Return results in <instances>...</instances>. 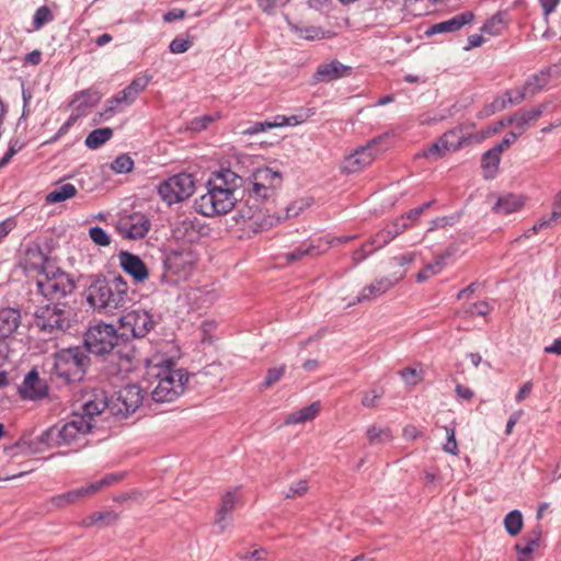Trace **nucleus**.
Returning <instances> with one entry per match:
<instances>
[{
  "label": "nucleus",
  "instance_id": "49530a36",
  "mask_svg": "<svg viewBox=\"0 0 561 561\" xmlns=\"http://www.w3.org/2000/svg\"><path fill=\"white\" fill-rule=\"evenodd\" d=\"M310 206V202L308 199H297L293 202L289 206L286 207L282 215L275 216V218H282L285 220L290 217L298 216L304 209Z\"/></svg>",
  "mask_w": 561,
  "mask_h": 561
},
{
  "label": "nucleus",
  "instance_id": "6e6d98bb",
  "mask_svg": "<svg viewBox=\"0 0 561 561\" xmlns=\"http://www.w3.org/2000/svg\"><path fill=\"white\" fill-rule=\"evenodd\" d=\"M217 330V322L215 320H205L201 325L202 341L204 343L213 344L215 341V332Z\"/></svg>",
  "mask_w": 561,
  "mask_h": 561
},
{
  "label": "nucleus",
  "instance_id": "c9c22d12",
  "mask_svg": "<svg viewBox=\"0 0 561 561\" xmlns=\"http://www.w3.org/2000/svg\"><path fill=\"white\" fill-rule=\"evenodd\" d=\"M113 136V129L103 127L92 130L85 138V145L90 149H96L110 140Z\"/></svg>",
  "mask_w": 561,
  "mask_h": 561
},
{
  "label": "nucleus",
  "instance_id": "6ab92c4d",
  "mask_svg": "<svg viewBox=\"0 0 561 561\" xmlns=\"http://www.w3.org/2000/svg\"><path fill=\"white\" fill-rule=\"evenodd\" d=\"M238 214L244 227L253 232L267 230L282 221V218H275V216L271 215L264 216L257 209H253V207L241 209Z\"/></svg>",
  "mask_w": 561,
  "mask_h": 561
},
{
  "label": "nucleus",
  "instance_id": "8fccbe9b",
  "mask_svg": "<svg viewBox=\"0 0 561 561\" xmlns=\"http://www.w3.org/2000/svg\"><path fill=\"white\" fill-rule=\"evenodd\" d=\"M539 546L537 545H530V541L524 540V538H522V540L515 545V550L518 553L517 561H530L534 551Z\"/></svg>",
  "mask_w": 561,
  "mask_h": 561
},
{
  "label": "nucleus",
  "instance_id": "412c9836",
  "mask_svg": "<svg viewBox=\"0 0 561 561\" xmlns=\"http://www.w3.org/2000/svg\"><path fill=\"white\" fill-rule=\"evenodd\" d=\"M561 76V62L531 75L525 82L524 89L530 98L545 89L551 78Z\"/></svg>",
  "mask_w": 561,
  "mask_h": 561
},
{
  "label": "nucleus",
  "instance_id": "6e6552de",
  "mask_svg": "<svg viewBox=\"0 0 561 561\" xmlns=\"http://www.w3.org/2000/svg\"><path fill=\"white\" fill-rule=\"evenodd\" d=\"M61 304H55L54 306H45L39 308L35 312V324L42 331L66 332L70 328L69 312L66 309L59 308Z\"/></svg>",
  "mask_w": 561,
  "mask_h": 561
},
{
  "label": "nucleus",
  "instance_id": "f8f14e48",
  "mask_svg": "<svg viewBox=\"0 0 561 561\" xmlns=\"http://www.w3.org/2000/svg\"><path fill=\"white\" fill-rule=\"evenodd\" d=\"M48 385L39 377L36 368L31 369L19 386V394L23 400L41 401L48 396Z\"/></svg>",
  "mask_w": 561,
  "mask_h": 561
},
{
  "label": "nucleus",
  "instance_id": "423d86ee",
  "mask_svg": "<svg viewBox=\"0 0 561 561\" xmlns=\"http://www.w3.org/2000/svg\"><path fill=\"white\" fill-rule=\"evenodd\" d=\"M195 192V179L191 173L174 174L158 186V194L168 205L181 203Z\"/></svg>",
  "mask_w": 561,
  "mask_h": 561
},
{
  "label": "nucleus",
  "instance_id": "e433bc0d",
  "mask_svg": "<svg viewBox=\"0 0 561 561\" xmlns=\"http://www.w3.org/2000/svg\"><path fill=\"white\" fill-rule=\"evenodd\" d=\"M296 34L304 39L307 41H319L323 38L332 37V33L329 31H324L317 26L305 25V26H296Z\"/></svg>",
  "mask_w": 561,
  "mask_h": 561
},
{
  "label": "nucleus",
  "instance_id": "052dcab7",
  "mask_svg": "<svg viewBox=\"0 0 561 561\" xmlns=\"http://www.w3.org/2000/svg\"><path fill=\"white\" fill-rule=\"evenodd\" d=\"M285 365L273 367L267 370L266 378L262 383V387L270 388L274 383H276L285 374Z\"/></svg>",
  "mask_w": 561,
  "mask_h": 561
},
{
  "label": "nucleus",
  "instance_id": "ddd939ff",
  "mask_svg": "<svg viewBox=\"0 0 561 561\" xmlns=\"http://www.w3.org/2000/svg\"><path fill=\"white\" fill-rule=\"evenodd\" d=\"M404 277L403 272H394L390 276H382L376 278L373 283L365 286L356 298V302L374 300L387 291H389L396 284Z\"/></svg>",
  "mask_w": 561,
  "mask_h": 561
},
{
  "label": "nucleus",
  "instance_id": "f3484780",
  "mask_svg": "<svg viewBox=\"0 0 561 561\" xmlns=\"http://www.w3.org/2000/svg\"><path fill=\"white\" fill-rule=\"evenodd\" d=\"M546 110V104H539L528 110H518L507 117V123L513 126V131L519 137L539 119Z\"/></svg>",
  "mask_w": 561,
  "mask_h": 561
},
{
  "label": "nucleus",
  "instance_id": "a18cd8bd",
  "mask_svg": "<svg viewBox=\"0 0 561 561\" xmlns=\"http://www.w3.org/2000/svg\"><path fill=\"white\" fill-rule=\"evenodd\" d=\"M505 23L500 14L493 15L484 25L481 27V32L490 36H495L502 33Z\"/></svg>",
  "mask_w": 561,
  "mask_h": 561
},
{
  "label": "nucleus",
  "instance_id": "0e129e2a",
  "mask_svg": "<svg viewBox=\"0 0 561 561\" xmlns=\"http://www.w3.org/2000/svg\"><path fill=\"white\" fill-rule=\"evenodd\" d=\"M504 96L507 99L508 105L522 103L525 99L530 98L524 87L522 89L507 91Z\"/></svg>",
  "mask_w": 561,
  "mask_h": 561
},
{
  "label": "nucleus",
  "instance_id": "2f4dec72",
  "mask_svg": "<svg viewBox=\"0 0 561 561\" xmlns=\"http://www.w3.org/2000/svg\"><path fill=\"white\" fill-rule=\"evenodd\" d=\"M319 412H320V403L313 402L312 404H310L308 407H305L298 411L290 413L286 417L284 423L286 425L305 423L307 421H311V420L316 419L317 415L319 414Z\"/></svg>",
  "mask_w": 561,
  "mask_h": 561
},
{
  "label": "nucleus",
  "instance_id": "37998d69",
  "mask_svg": "<svg viewBox=\"0 0 561 561\" xmlns=\"http://www.w3.org/2000/svg\"><path fill=\"white\" fill-rule=\"evenodd\" d=\"M501 154L502 153L495 147L488 150L482 157V161H481L482 168L485 171L493 174L497 170V167L500 164Z\"/></svg>",
  "mask_w": 561,
  "mask_h": 561
},
{
  "label": "nucleus",
  "instance_id": "b1692460",
  "mask_svg": "<svg viewBox=\"0 0 561 561\" xmlns=\"http://www.w3.org/2000/svg\"><path fill=\"white\" fill-rule=\"evenodd\" d=\"M456 131L450 130L445 133L438 141L432 144L427 149L423 151V157L427 159H438L442 158L447 151H456L461 147L460 141H449V138L455 137Z\"/></svg>",
  "mask_w": 561,
  "mask_h": 561
},
{
  "label": "nucleus",
  "instance_id": "603ef678",
  "mask_svg": "<svg viewBox=\"0 0 561 561\" xmlns=\"http://www.w3.org/2000/svg\"><path fill=\"white\" fill-rule=\"evenodd\" d=\"M23 147H24V142L21 141L19 138L10 139L9 147H8V150H7L5 154L0 159V169L5 167L11 161V159L19 151L22 150Z\"/></svg>",
  "mask_w": 561,
  "mask_h": 561
},
{
  "label": "nucleus",
  "instance_id": "f704fd0d",
  "mask_svg": "<svg viewBox=\"0 0 561 561\" xmlns=\"http://www.w3.org/2000/svg\"><path fill=\"white\" fill-rule=\"evenodd\" d=\"M123 96L124 90L106 101L105 107L103 112H101V116L104 119L111 118L114 114L121 112L124 107L133 104V101L125 100Z\"/></svg>",
  "mask_w": 561,
  "mask_h": 561
},
{
  "label": "nucleus",
  "instance_id": "9d476101",
  "mask_svg": "<svg viewBox=\"0 0 561 561\" xmlns=\"http://www.w3.org/2000/svg\"><path fill=\"white\" fill-rule=\"evenodd\" d=\"M65 278L70 282L68 275L64 273L56 274L48 272V270L41 271L35 280L38 294L47 300L60 304L59 300L67 296Z\"/></svg>",
  "mask_w": 561,
  "mask_h": 561
},
{
  "label": "nucleus",
  "instance_id": "0eeeda50",
  "mask_svg": "<svg viewBox=\"0 0 561 561\" xmlns=\"http://www.w3.org/2000/svg\"><path fill=\"white\" fill-rule=\"evenodd\" d=\"M119 324L123 335L141 339L153 329L156 322L148 311L135 309L125 312L119 318Z\"/></svg>",
  "mask_w": 561,
  "mask_h": 561
},
{
  "label": "nucleus",
  "instance_id": "c756f323",
  "mask_svg": "<svg viewBox=\"0 0 561 561\" xmlns=\"http://www.w3.org/2000/svg\"><path fill=\"white\" fill-rule=\"evenodd\" d=\"M69 426L70 423H64L62 425H54L44 431V438L48 446L58 447L68 444L70 438Z\"/></svg>",
  "mask_w": 561,
  "mask_h": 561
},
{
  "label": "nucleus",
  "instance_id": "3c124183",
  "mask_svg": "<svg viewBox=\"0 0 561 561\" xmlns=\"http://www.w3.org/2000/svg\"><path fill=\"white\" fill-rule=\"evenodd\" d=\"M53 20L51 11L48 7L42 5L39 7L33 16V26L34 30L42 28L46 23Z\"/></svg>",
  "mask_w": 561,
  "mask_h": 561
},
{
  "label": "nucleus",
  "instance_id": "7c9ffc66",
  "mask_svg": "<svg viewBox=\"0 0 561 561\" xmlns=\"http://www.w3.org/2000/svg\"><path fill=\"white\" fill-rule=\"evenodd\" d=\"M46 261L47 257L39 247L36 245L26 250L25 268L27 271H36L38 275L41 271L47 270L45 266Z\"/></svg>",
  "mask_w": 561,
  "mask_h": 561
},
{
  "label": "nucleus",
  "instance_id": "cd10ccee",
  "mask_svg": "<svg viewBox=\"0 0 561 561\" xmlns=\"http://www.w3.org/2000/svg\"><path fill=\"white\" fill-rule=\"evenodd\" d=\"M525 205L523 195L507 193L497 198L493 210L501 215H510L522 209Z\"/></svg>",
  "mask_w": 561,
  "mask_h": 561
},
{
  "label": "nucleus",
  "instance_id": "a878e982",
  "mask_svg": "<svg viewBox=\"0 0 561 561\" xmlns=\"http://www.w3.org/2000/svg\"><path fill=\"white\" fill-rule=\"evenodd\" d=\"M21 323V312L16 308L0 309V337L7 340Z\"/></svg>",
  "mask_w": 561,
  "mask_h": 561
},
{
  "label": "nucleus",
  "instance_id": "bb28decb",
  "mask_svg": "<svg viewBox=\"0 0 561 561\" xmlns=\"http://www.w3.org/2000/svg\"><path fill=\"white\" fill-rule=\"evenodd\" d=\"M396 237L392 232V230L387 227L382 230H380L373 239L370 244H365L363 249L357 250L354 252V260L362 261L366 257L367 254L371 253L376 249L382 248L386 244H388L391 240H393Z\"/></svg>",
  "mask_w": 561,
  "mask_h": 561
},
{
  "label": "nucleus",
  "instance_id": "2eb2a0df",
  "mask_svg": "<svg viewBox=\"0 0 561 561\" xmlns=\"http://www.w3.org/2000/svg\"><path fill=\"white\" fill-rule=\"evenodd\" d=\"M352 75V67L343 65L337 59L325 61L317 67L312 76L313 83H330Z\"/></svg>",
  "mask_w": 561,
  "mask_h": 561
},
{
  "label": "nucleus",
  "instance_id": "473e14b6",
  "mask_svg": "<svg viewBox=\"0 0 561 561\" xmlns=\"http://www.w3.org/2000/svg\"><path fill=\"white\" fill-rule=\"evenodd\" d=\"M118 518H119V515L116 512H114L112 510H106V511L94 512V513L90 514L82 520V524L87 527L110 526V525L116 523L118 520Z\"/></svg>",
  "mask_w": 561,
  "mask_h": 561
},
{
  "label": "nucleus",
  "instance_id": "680f3d73",
  "mask_svg": "<svg viewBox=\"0 0 561 561\" xmlns=\"http://www.w3.org/2000/svg\"><path fill=\"white\" fill-rule=\"evenodd\" d=\"M215 119L216 117L211 115L195 117L190 122L188 128L193 131H202L206 129L213 122H215Z\"/></svg>",
  "mask_w": 561,
  "mask_h": 561
},
{
  "label": "nucleus",
  "instance_id": "e2e57ef3",
  "mask_svg": "<svg viewBox=\"0 0 561 561\" xmlns=\"http://www.w3.org/2000/svg\"><path fill=\"white\" fill-rule=\"evenodd\" d=\"M124 478V473H108L105 474L101 480L93 482L92 490H102L115 482L121 481Z\"/></svg>",
  "mask_w": 561,
  "mask_h": 561
},
{
  "label": "nucleus",
  "instance_id": "58836bf2",
  "mask_svg": "<svg viewBox=\"0 0 561 561\" xmlns=\"http://www.w3.org/2000/svg\"><path fill=\"white\" fill-rule=\"evenodd\" d=\"M523 515L519 511L514 510L504 517V527L512 537L517 536L523 528Z\"/></svg>",
  "mask_w": 561,
  "mask_h": 561
},
{
  "label": "nucleus",
  "instance_id": "ea45409f",
  "mask_svg": "<svg viewBox=\"0 0 561 561\" xmlns=\"http://www.w3.org/2000/svg\"><path fill=\"white\" fill-rule=\"evenodd\" d=\"M561 218V191L558 193L556 201L553 203V209L549 217L541 218L538 222H536L533 227L534 232H538L539 230L549 227L552 222L559 220Z\"/></svg>",
  "mask_w": 561,
  "mask_h": 561
},
{
  "label": "nucleus",
  "instance_id": "7ed1b4c3",
  "mask_svg": "<svg viewBox=\"0 0 561 561\" xmlns=\"http://www.w3.org/2000/svg\"><path fill=\"white\" fill-rule=\"evenodd\" d=\"M172 359L162 360L154 356L148 360V376L152 378V400L156 402H172L182 396L188 381L184 369L175 368Z\"/></svg>",
  "mask_w": 561,
  "mask_h": 561
},
{
  "label": "nucleus",
  "instance_id": "13d9d810",
  "mask_svg": "<svg viewBox=\"0 0 561 561\" xmlns=\"http://www.w3.org/2000/svg\"><path fill=\"white\" fill-rule=\"evenodd\" d=\"M447 440L443 446V450L447 454L457 456L459 454L458 444L456 440V432L451 427H445Z\"/></svg>",
  "mask_w": 561,
  "mask_h": 561
},
{
  "label": "nucleus",
  "instance_id": "09e8293b",
  "mask_svg": "<svg viewBox=\"0 0 561 561\" xmlns=\"http://www.w3.org/2000/svg\"><path fill=\"white\" fill-rule=\"evenodd\" d=\"M319 248H320L319 245H313V244L305 247V248H298L295 251L286 254L287 261L288 262L298 261L307 255L317 256L321 253Z\"/></svg>",
  "mask_w": 561,
  "mask_h": 561
},
{
  "label": "nucleus",
  "instance_id": "de8ad7c7",
  "mask_svg": "<svg viewBox=\"0 0 561 561\" xmlns=\"http://www.w3.org/2000/svg\"><path fill=\"white\" fill-rule=\"evenodd\" d=\"M508 106L507 99L504 95L495 98L490 104L480 112L481 117H488L496 112H501Z\"/></svg>",
  "mask_w": 561,
  "mask_h": 561
},
{
  "label": "nucleus",
  "instance_id": "c03bdc74",
  "mask_svg": "<svg viewBox=\"0 0 561 561\" xmlns=\"http://www.w3.org/2000/svg\"><path fill=\"white\" fill-rule=\"evenodd\" d=\"M70 198V183L57 186L45 196L47 204L61 203Z\"/></svg>",
  "mask_w": 561,
  "mask_h": 561
},
{
  "label": "nucleus",
  "instance_id": "a211bd4d",
  "mask_svg": "<svg viewBox=\"0 0 561 561\" xmlns=\"http://www.w3.org/2000/svg\"><path fill=\"white\" fill-rule=\"evenodd\" d=\"M118 263L123 271L133 277L135 283H144L148 279L149 271L138 255L128 251H121Z\"/></svg>",
  "mask_w": 561,
  "mask_h": 561
},
{
  "label": "nucleus",
  "instance_id": "774afa93",
  "mask_svg": "<svg viewBox=\"0 0 561 561\" xmlns=\"http://www.w3.org/2000/svg\"><path fill=\"white\" fill-rule=\"evenodd\" d=\"M192 45V41L176 37L170 43L169 48L173 54H182L187 51Z\"/></svg>",
  "mask_w": 561,
  "mask_h": 561
},
{
  "label": "nucleus",
  "instance_id": "4468645a",
  "mask_svg": "<svg viewBox=\"0 0 561 561\" xmlns=\"http://www.w3.org/2000/svg\"><path fill=\"white\" fill-rule=\"evenodd\" d=\"M202 226L196 217L179 216L172 224V236L183 243H194L201 237Z\"/></svg>",
  "mask_w": 561,
  "mask_h": 561
},
{
  "label": "nucleus",
  "instance_id": "5701e85b",
  "mask_svg": "<svg viewBox=\"0 0 561 561\" xmlns=\"http://www.w3.org/2000/svg\"><path fill=\"white\" fill-rule=\"evenodd\" d=\"M238 501V490L228 491L222 495L220 507L218 508L215 517V525L219 528L220 533H222L227 528L230 519V514L234 510Z\"/></svg>",
  "mask_w": 561,
  "mask_h": 561
},
{
  "label": "nucleus",
  "instance_id": "9b49d317",
  "mask_svg": "<svg viewBox=\"0 0 561 561\" xmlns=\"http://www.w3.org/2000/svg\"><path fill=\"white\" fill-rule=\"evenodd\" d=\"M116 231L124 239L139 240L145 238L151 228V221L140 211L122 215L116 225Z\"/></svg>",
  "mask_w": 561,
  "mask_h": 561
},
{
  "label": "nucleus",
  "instance_id": "338daca9",
  "mask_svg": "<svg viewBox=\"0 0 561 561\" xmlns=\"http://www.w3.org/2000/svg\"><path fill=\"white\" fill-rule=\"evenodd\" d=\"M400 376L408 385H416L422 380L421 373L411 367L402 369Z\"/></svg>",
  "mask_w": 561,
  "mask_h": 561
},
{
  "label": "nucleus",
  "instance_id": "c85d7f7f",
  "mask_svg": "<svg viewBox=\"0 0 561 561\" xmlns=\"http://www.w3.org/2000/svg\"><path fill=\"white\" fill-rule=\"evenodd\" d=\"M100 99L101 96L99 92L91 89L82 91L79 94H76V96L72 98V106H76L77 114H72V121L79 116L84 115L87 110L93 107L95 104L99 103Z\"/></svg>",
  "mask_w": 561,
  "mask_h": 561
},
{
  "label": "nucleus",
  "instance_id": "5fc2aeb1",
  "mask_svg": "<svg viewBox=\"0 0 561 561\" xmlns=\"http://www.w3.org/2000/svg\"><path fill=\"white\" fill-rule=\"evenodd\" d=\"M111 168L116 173H128L134 168V161L129 156L121 154L112 162Z\"/></svg>",
  "mask_w": 561,
  "mask_h": 561
},
{
  "label": "nucleus",
  "instance_id": "aec40b11",
  "mask_svg": "<svg viewBox=\"0 0 561 561\" xmlns=\"http://www.w3.org/2000/svg\"><path fill=\"white\" fill-rule=\"evenodd\" d=\"M312 113H307L306 115H276L271 122H256L247 129L242 131L243 135H255L259 133H263L267 129L283 127V126H296L302 124Z\"/></svg>",
  "mask_w": 561,
  "mask_h": 561
},
{
  "label": "nucleus",
  "instance_id": "4be33fe9",
  "mask_svg": "<svg viewBox=\"0 0 561 561\" xmlns=\"http://www.w3.org/2000/svg\"><path fill=\"white\" fill-rule=\"evenodd\" d=\"M49 373L53 380H58L62 385L70 383V347L62 348L54 355Z\"/></svg>",
  "mask_w": 561,
  "mask_h": 561
},
{
  "label": "nucleus",
  "instance_id": "a19ab883",
  "mask_svg": "<svg viewBox=\"0 0 561 561\" xmlns=\"http://www.w3.org/2000/svg\"><path fill=\"white\" fill-rule=\"evenodd\" d=\"M445 266V255H440L436 257V260L432 263L426 264L419 273H417V282H425L432 276L440 273Z\"/></svg>",
  "mask_w": 561,
  "mask_h": 561
},
{
  "label": "nucleus",
  "instance_id": "393cba45",
  "mask_svg": "<svg viewBox=\"0 0 561 561\" xmlns=\"http://www.w3.org/2000/svg\"><path fill=\"white\" fill-rule=\"evenodd\" d=\"M474 19V14L471 11L461 12L449 20L436 23L431 26L428 34H438L444 32H456L462 26L471 23Z\"/></svg>",
  "mask_w": 561,
  "mask_h": 561
},
{
  "label": "nucleus",
  "instance_id": "4c0bfd02",
  "mask_svg": "<svg viewBox=\"0 0 561 561\" xmlns=\"http://www.w3.org/2000/svg\"><path fill=\"white\" fill-rule=\"evenodd\" d=\"M367 438L371 445H381L390 442L393 438L390 427H379L373 425L367 430Z\"/></svg>",
  "mask_w": 561,
  "mask_h": 561
},
{
  "label": "nucleus",
  "instance_id": "79ce46f5",
  "mask_svg": "<svg viewBox=\"0 0 561 561\" xmlns=\"http://www.w3.org/2000/svg\"><path fill=\"white\" fill-rule=\"evenodd\" d=\"M19 447L30 454H39L43 453L46 448H49L46 439L44 438V433H42L39 436H36L35 438L22 440L19 443Z\"/></svg>",
  "mask_w": 561,
  "mask_h": 561
},
{
  "label": "nucleus",
  "instance_id": "69168bd1",
  "mask_svg": "<svg viewBox=\"0 0 561 561\" xmlns=\"http://www.w3.org/2000/svg\"><path fill=\"white\" fill-rule=\"evenodd\" d=\"M507 117L494 123L493 125L489 126L485 130L481 131L478 141L484 140L485 138L495 135L500 133L503 128L508 126Z\"/></svg>",
  "mask_w": 561,
  "mask_h": 561
},
{
  "label": "nucleus",
  "instance_id": "72a5a7b5",
  "mask_svg": "<svg viewBox=\"0 0 561 561\" xmlns=\"http://www.w3.org/2000/svg\"><path fill=\"white\" fill-rule=\"evenodd\" d=\"M151 79L152 77L147 73L138 75L133 79L129 85L124 89L123 98L134 103L138 95L148 87Z\"/></svg>",
  "mask_w": 561,
  "mask_h": 561
},
{
  "label": "nucleus",
  "instance_id": "864d4df0",
  "mask_svg": "<svg viewBox=\"0 0 561 561\" xmlns=\"http://www.w3.org/2000/svg\"><path fill=\"white\" fill-rule=\"evenodd\" d=\"M91 240L99 247H107L112 242L111 236L101 227H91L89 230Z\"/></svg>",
  "mask_w": 561,
  "mask_h": 561
},
{
  "label": "nucleus",
  "instance_id": "f03ea898",
  "mask_svg": "<svg viewBox=\"0 0 561 561\" xmlns=\"http://www.w3.org/2000/svg\"><path fill=\"white\" fill-rule=\"evenodd\" d=\"M242 178L230 169L213 172L206 182L207 192L195 199L197 213L205 217L222 216L230 213L238 201Z\"/></svg>",
  "mask_w": 561,
  "mask_h": 561
},
{
  "label": "nucleus",
  "instance_id": "dca6fc26",
  "mask_svg": "<svg viewBox=\"0 0 561 561\" xmlns=\"http://www.w3.org/2000/svg\"><path fill=\"white\" fill-rule=\"evenodd\" d=\"M375 140L367 146L359 147L352 154L347 156L342 162L341 170L343 173H356L369 165L375 160L373 146Z\"/></svg>",
  "mask_w": 561,
  "mask_h": 561
},
{
  "label": "nucleus",
  "instance_id": "bf43d9fd",
  "mask_svg": "<svg viewBox=\"0 0 561 561\" xmlns=\"http://www.w3.org/2000/svg\"><path fill=\"white\" fill-rule=\"evenodd\" d=\"M72 362L80 370L78 379L81 380L87 367L90 365V358L79 348H72Z\"/></svg>",
  "mask_w": 561,
  "mask_h": 561
},
{
  "label": "nucleus",
  "instance_id": "39448f33",
  "mask_svg": "<svg viewBox=\"0 0 561 561\" xmlns=\"http://www.w3.org/2000/svg\"><path fill=\"white\" fill-rule=\"evenodd\" d=\"M118 334L114 325L104 322L91 324L84 333L83 344L89 353L104 355L114 350Z\"/></svg>",
  "mask_w": 561,
  "mask_h": 561
},
{
  "label": "nucleus",
  "instance_id": "1a4fd4ad",
  "mask_svg": "<svg viewBox=\"0 0 561 561\" xmlns=\"http://www.w3.org/2000/svg\"><path fill=\"white\" fill-rule=\"evenodd\" d=\"M283 176L271 168L257 169L251 176L250 194L256 198L268 199L282 186Z\"/></svg>",
  "mask_w": 561,
  "mask_h": 561
},
{
  "label": "nucleus",
  "instance_id": "4d7b16f0",
  "mask_svg": "<svg viewBox=\"0 0 561 561\" xmlns=\"http://www.w3.org/2000/svg\"><path fill=\"white\" fill-rule=\"evenodd\" d=\"M309 485L307 480H298L293 482L288 491L285 493V497L291 499L296 496H302L308 492Z\"/></svg>",
  "mask_w": 561,
  "mask_h": 561
},
{
  "label": "nucleus",
  "instance_id": "f257e3e1",
  "mask_svg": "<svg viewBox=\"0 0 561 561\" xmlns=\"http://www.w3.org/2000/svg\"><path fill=\"white\" fill-rule=\"evenodd\" d=\"M144 398L145 392L137 385L123 387L112 402L101 389L85 390L72 400V430L82 435L89 433L94 426V419L106 409L113 415L127 417L140 408Z\"/></svg>",
  "mask_w": 561,
  "mask_h": 561
},
{
  "label": "nucleus",
  "instance_id": "20e7f679",
  "mask_svg": "<svg viewBox=\"0 0 561 561\" xmlns=\"http://www.w3.org/2000/svg\"><path fill=\"white\" fill-rule=\"evenodd\" d=\"M88 304L98 311L111 312L129 301L128 284L122 276L95 279L85 291Z\"/></svg>",
  "mask_w": 561,
  "mask_h": 561
}]
</instances>
